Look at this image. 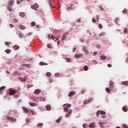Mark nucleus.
Listing matches in <instances>:
<instances>
[{"label": "nucleus", "instance_id": "nucleus-2", "mask_svg": "<svg viewBox=\"0 0 128 128\" xmlns=\"http://www.w3.org/2000/svg\"><path fill=\"white\" fill-rule=\"evenodd\" d=\"M38 4L36 3L34 4V5L31 6V8L34 10H38Z\"/></svg>", "mask_w": 128, "mask_h": 128}, {"label": "nucleus", "instance_id": "nucleus-36", "mask_svg": "<svg viewBox=\"0 0 128 128\" xmlns=\"http://www.w3.org/2000/svg\"><path fill=\"white\" fill-rule=\"evenodd\" d=\"M106 90L108 94H110V88H106Z\"/></svg>", "mask_w": 128, "mask_h": 128}, {"label": "nucleus", "instance_id": "nucleus-54", "mask_svg": "<svg viewBox=\"0 0 128 128\" xmlns=\"http://www.w3.org/2000/svg\"><path fill=\"white\" fill-rule=\"evenodd\" d=\"M9 26L10 28H14V24H10Z\"/></svg>", "mask_w": 128, "mask_h": 128}, {"label": "nucleus", "instance_id": "nucleus-22", "mask_svg": "<svg viewBox=\"0 0 128 128\" xmlns=\"http://www.w3.org/2000/svg\"><path fill=\"white\" fill-rule=\"evenodd\" d=\"M23 110H24V112L28 113L30 112V110L28 108H23Z\"/></svg>", "mask_w": 128, "mask_h": 128}, {"label": "nucleus", "instance_id": "nucleus-5", "mask_svg": "<svg viewBox=\"0 0 128 128\" xmlns=\"http://www.w3.org/2000/svg\"><path fill=\"white\" fill-rule=\"evenodd\" d=\"M66 35L68 36V32H66L63 34L62 38L61 40H64L66 38Z\"/></svg>", "mask_w": 128, "mask_h": 128}, {"label": "nucleus", "instance_id": "nucleus-39", "mask_svg": "<svg viewBox=\"0 0 128 128\" xmlns=\"http://www.w3.org/2000/svg\"><path fill=\"white\" fill-rule=\"evenodd\" d=\"M100 114L104 116V114H106V112H104V111H100Z\"/></svg>", "mask_w": 128, "mask_h": 128}, {"label": "nucleus", "instance_id": "nucleus-8", "mask_svg": "<svg viewBox=\"0 0 128 128\" xmlns=\"http://www.w3.org/2000/svg\"><path fill=\"white\" fill-rule=\"evenodd\" d=\"M82 56V54H76L74 55V57L76 58H80Z\"/></svg>", "mask_w": 128, "mask_h": 128}, {"label": "nucleus", "instance_id": "nucleus-20", "mask_svg": "<svg viewBox=\"0 0 128 128\" xmlns=\"http://www.w3.org/2000/svg\"><path fill=\"white\" fill-rule=\"evenodd\" d=\"M121 84L122 85H123V86H128V81H124V82H122V83H121Z\"/></svg>", "mask_w": 128, "mask_h": 128}, {"label": "nucleus", "instance_id": "nucleus-14", "mask_svg": "<svg viewBox=\"0 0 128 128\" xmlns=\"http://www.w3.org/2000/svg\"><path fill=\"white\" fill-rule=\"evenodd\" d=\"M96 127V123L92 122L89 125V128H94Z\"/></svg>", "mask_w": 128, "mask_h": 128}, {"label": "nucleus", "instance_id": "nucleus-59", "mask_svg": "<svg viewBox=\"0 0 128 128\" xmlns=\"http://www.w3.org/2000/svg\"><path fill=\"white\" fill-rule=\"evenodd\" d=\"M26 124H28V122H30V120H28V119H26Z\"/></svg>", "mask_w": 128, "mask_h": 128}, {"label": "nucleus", "instance_id": "nucleus-6", "mask_svg": "<svg viewBox=\"0 0 128 128\" xmlns=\"http://www.w3.org/2000/svg\"><path fill=\"white\" fill-rule=\"evenodd\" d=\"M40 92H42V90L40 89H36L34 92L35 94H40Z\"/></svg>", "mask_w": 128, "mask_h": 128}, {"label": "nucleus", "instance_id": "nucleus-60", "mask_svg": "<svg viewBox=\"0 0 128 128\" xmlns=\"http://www.w3.org/2000/svg\"><path fill=\"white\" fill-rule=\"evenodd\" d=\"M100 114V111H98L96 112V116H98Z\"/></svg>", "mask_w": 128, "mask_h": 128}, {"label": "nucleus", "instance_id": "nucleus-7", "mask_svg": "<svg viewBox=\"0 0 128 128\" xmlns=\"http://www.w3.org/2000/svg\"><path fill=\"white\" fill-rule=\"evenodd\" d=\"M72 110H70L68 111V114H66V118H70V114H72Z\"/></svg>", "mask_w": 128, "mask_h": 128}, {"label": "nucleus", "instance_id": "nucleus-37", "mask_svg": "<svg viewBox=\"0 0 128 128\" xmlns=\"http://www.w3.org/2000/svg\"><path fill=\"white\" fill-rule=\"evenodd\" d=\"M64 112H68V107H66L64 108Z\"/></svg>", "mask_w": 128, "mask_h": 128}, {"label": "nucleus", "instance_id": "nucleus-62", "mask_svg": "<svg viewBox=\"0 0 128 128\" xmlns=\"http://www.w3.org/2000/svg\"><path fill=\"white\" fill-rule=\"evenodd\" d=\"M16 4H20V1H17L16 2Z\"/></svg>", "mask_w": 128, "mask_h": 128}, {"label": "nucleus", "instance_id": "nucleus-34", "mask_svg": "<svg viewBox=\"0 0 128 128\" xmlns=\"http://www.w3.org/2000/svg\"><path fill=\"white\" fill-rule=\"evenodd\" d=\"M46 76H48V78L50 76H52V73L50 72H48L46 74Z\"/></svg>", "mask_w": 128, "mask_h": 128}, {"label": "nucleus", "instance_id": "nucleus-42", "mask_svg": "<svg viewBox=\"0 0 128 128\" xmlns=\"http://www.w3.org/2000/svg\"><path fill=\"white\" fill-rule=\"evenodd\" d=\"M122 128H128V125H126V124H124L122 125Z\"/></svg>", "mask_w": 128, "mask_h": 128}, {"label": "nucleus", "instance_id": "nucleus-43", "mask_svg": "<svg viewBox=\"0 0 128 128\" xmlns=\"http://www.w3.org/2000/svg\"><path fill=\"white\" fill-rule=\"evenodd\" d=\"M110 88H112V86H114V82H110Z\"/></svg>", "mask_w": 128, "mask_h": 128}, {"label": "nucleus", "instance_id": "nucleus-3", "mask_svg": "<svg viewBox=\"0 0 128 128\" xmlns=\"http://www.w3.org/2000/svg\"><path fill=\"white\" fill-rule=\"evenodd\" d=\"M98 124L100 126V128H105L106 126V122H98Z\"/></svg>", "mask_w": 128, "mask_h": 128}, {"label": "nucleus", "instance_id": "nucleus-27", "mask_svg": "<svg viewBox=\"0 0 128 128\" xmlns=\"http://www.w3.org/2000/svg\"><path fill=\"white\" fill-rule=\"evenodd\" d=\"M12 48L14 50H19L20 49V46H16V45L13 46Z\"/></svg>", "mask_w": 128, "mask_h": 128}, {"label": "nucleus", "instance_id": "nucleus-44", "mask_svg": "<svg viewBox=\"0 0 128 128\" xmlns=\"http://www.w3.org/2000/svg\"><path fill=\"white\" fill-rule=\"evenodd\" d=\"M5 44L7 46H10V42H5Z\"/></svg>", "mask_w": 128, "mask_h": 128}, {"label": "nucleus", "instance_id": "nucleus-29", "mask_svg": "<svg viewBox=\"0 0 128 128\" xmlns=\"http://www.w3.org/2000/svg\"><path fill=\"white\" fill-rule=\"evenodd\" d=\"M10 94L12 96H13V94H16V90H12L10 92Z\"/></svg>", "mask_w": 128, "mask_h": 128}, {"label": "nucleus", "instance_id": "nucleus-24", "mask_svg": "<svg viewBox=\"0 0 128 128\" xmlns=\"http://www.w3.org/2000/svg\"><path fill=\"white\" fill-rule=\"evenodd\" d=\"M83 50H84V52H85L86 54H88V50L86 48H84Z\"/></svg>", "mask_w": 128, "mask_h": 128}, {"label": "nucleus", "instance_id": "nucleus-23", "mask_svg": "<svg viewBox=\"0 0 128 128\" xmlns=\"http://www.w3.org/2000/svg\"><path fill=\"white\" fill-rule=\"evenodd\" d=\"M29 104L31 106H36V103H34L32 102H29Z\"/></svg>", "mask_w": 128, "mask_h": 128}, {"label": "nucleus", "instance_id": "nucleus-10", "mask_svg": "<svg viewBox=\"0 0 128 128\" xmlns=\"http://www.w3.org/2000/svg\"><path fill=\"white\" fill-rule=\"evenodd\" d=\"M4 90H6V86H2V87L0 88V94H2L4 92Z\"/></svg>", "mask_w": 128, "mask_h": 128}, {"label": "nucleus", "instance_id": "nucleus-16", "mask_svg": "<svg viewBox=\"0 0 128 128\" xmlns=\"http://www.w3.org/2000/svg\"><path fill=\"white\" fill-rule=\"evenodd\" d=\"M74 94H76V92H71L69 94H68V96L70 98H72V96H74Z\"/></svg>", "mask_w": 128, "mask_h": 128}, {"label": "nucleus", "instance_id": "nucleus-56", "mask_svg": "<svg viewBox=\"0 0 128 128\" xmlns=\"http://www.w3.org/2000/svg\"><path fill=\"white\" fill-rule=\"evenodd\" d=\"M96 54H98V52H94V54H93V56H96Z\"/></svg>", "mask_w": 128, "mask_h": 128}, {"label": "nucleus", "instance_id": "nucleus-15", "mask_svg": "<svg viewBox=\"0 0 128 128\" xmlns=\"http://www.w3.org/2000/svg\"><path fill=\"white\" fill-rule=\"evenodd\" d=\"M46 110L50 111L52 110V106L48 104L46 106Z\"/></svg>", "mask_w": 128, "mask_h": 128}, {"label": "nucleus", "instance_id": "nucleus-61", "mask_svg": "<svg viewBox=\"0 0 128 128\" xmlns=\"http://www.w3.org/2000/svg\"><path fill=\"white\" fill-rule=\"evenodd\" d=\"M108 68H112V64H108Z\"/></svg>", "mask_w": 128, "mask_h": 128}, {"label": "nucleus", "instance_id": "nucleus-63", "mask_svg": "<svg viewBox=\"0 0 128 128\" xmlns=\"http://www.w3.org/2000/svg\"><path fill=\"white\" fill-rule=\"evenodd\" d=\"M81 22L80 18H79V19L78 20V22Z\"/></svg>", "mask_w": 128, "mask_h": 128}, {"label": "nucleus", "instance_id": "nucleus-55", "mask_svg": "<svg viewBox=\"0 0 128 128\" xmlns=\"http://www.w3.org/2000/svg\"><path fill=\"white\" fill-rule=\"evenodd\" d=\"M70 106H72V104H68L67 105V108H70Z\"/></svg>", "mask_w": 128, "mask_h": 128}, {"label": "nucleus", "instance_id": "nucleus-47", "mask_svg": "<svg viewBox=\"0 0 128 128\" xmlns=\"http://www.w3.org/2000/svg\"><path fill=\"white\" fill-rule=\"evenodd\" d=\"M124 32L126 34H128V28H125L124 30Z\"/></svg>", "mask_w": 128, "mask_h": 128}, {"label": "nucleus", "instance_id": "nucleus-64", "mask_svg": "<svg viewBox=\"0 0 128 128\" xmlns=\"http://www.w3.org/2000/svg\"><path fill=\"white\" fill-rule=\"evenodd\" d=\"M126 64H128V58L126 59Z\"/></svg>", "mask_w": 128, "mask_h": 128}, {"label": "nucleus", "instance_id": "nucleus-12", "mask_svg": "<svg viewBox=\"0 0 128 128\" xmlns=\"http://www.w3.org/2000/svg\"><path fill=\"white\" fill-rule=\"evenodd\" d=\"M38 100L40 102H46V98H44L38 97Z\"/></svg>", "mask_w": 128, "mask_h": 128}, {"label": "nucleus", "instance_id": "nucleus-57", "mask_svg": "<svg viewBox=\"0 0 128 128\" xmlns=\"http://www.w3.org/2000/svg\"><path fill=\"white\" fill-rule=\"evenodd\" d=\"M55 76H60V74H58V73L56 74H55Z\"/></svg>", "mask_w": 128, "mask_h": 128}, {"label": "nucleus", "instance_id": "nucleus-58", "mask_svg": "<svg viewBox=\"0 0 128 128\" xmlns=\"http://www.w3.org/2000/svg\"><path fill=\"white\" fill-rule=\"evenodd\" d=\"M100 10H104V8L102 6H100Z\"/></svg>", "mask_w": 128, "mask_h": 128}, {"label": "nucleus", "instance_id": "nucleus-18", "mask_svg": "<svg viewBox=\"0 0 128 128\" xmlns=\"http://www.w3.org/2000/svg\"><path fill=\"white\" fill-rule=\"evenodd\" d=\"M18 28L20 30H26V26H24L22 24L19 25Z\"/></svg>", "mask_w": 128, "mask_h": 128}, {"label": "nucleus", "instance_id": "nucleus-41", "mask_svg": "<svg viewBox=\"0 0 128 128\" xmlns=\"http://www.w3.org/2000/svg\"><path fill=\"white\" fill-rule=\"evenodd\" d=\"M31 26H36V22H32Z\"/></svg>", "mask_w": 128, "mask_h": 128}, {"label": "nucleus", "instance_id": "nucleus-40", "mask_svg": "<svg viewBox=\"0 0 128 128\" xmlns=\"http://www.w3.org/2000/svg\"><path fill=\"white\" fill-rule=\"evenodd\" d=\"M123 14H126L128 12V10L124 8V10L122 12Z\"/></svg>", "mask_w": 128, "mask_h": 128}, {"label": "nucleus", "instance_id": "nucleus-49", "mask_svg": "<svg viewBox=\"0 0 128 128\" xmlns=\"http://www.w3.org/2000/svg\"><path fill=\"white\" fill-rule=\"evenodd\" d=\"M66 60L67 62H70V59L67 58L66 59Z\"/></svg>", "mask_w": 128, "mask_h": 128}, {"label": "nucleus", "instance_id": "nucleus-51", "mask_svg": "<svg viewBox=\"0 0 128 128\" xmlns=\"http://www.w3.org/2000/svg\"><path fill=\"white\" fill-rule=\"evenodd\" d=\"M47 48H52V46H50V44H48Z\"/></svg>", "mask_w": 128, "mask_h": 128}, {"label": "nucleus", "instance_id": "nucleus-30", "mask_svg": "<svg viewBox=\"0 0 128 128\" xmlns=\"http://www.w3.org/2000/svg\"><path fill=\"white\" fill-rule=\"evenodd\" d=\"M44 126V124L41 123V124H38L36 125V126L37 128H42V126Z\"/></svg>", "mask_w": 128, "mask_h": 128}, {"label": "nucleus", "instance_id": "nucleus-35", "mask_svg": "<svg viewBox=\"0 0 128 128\" xmlns=\"http://www.w3.org/2000/svg\"><path fill=\"white\" fill-rule=\"evenodd\" d=\"M23 66H26V68H30V64H24Z\"/></svg>", "mask_w": 128, "mask_h": 128}, {"label": "nucleus", "instance_id": "nucleus-9", "mask_svg": "<svg viewBox=\"0 0 128 128\" xmlns=\"http://www.w3.org/2000/svg\"><path fill=\"white\" fill-rule=\"evenodd\" d=\"M114 22L116 24L120 25V18H115Z\"/></svg>", "mask_w": 128, "mask_h": 128}, {"label": "nucleus", "instance_id": "nucleus-11", "mask_svg": "<svg viewBox=\"0 0 128 128\" xmlns=\"http://www.w3.org/2000/svg\"><path fill=\"white\" fill-rule=\"evenodd\" d=\"M18 80H20V82H26V80H28V78H22L21 77H19Z\"/></svg>", "mask_w": 128, "mask_h": 128}, {"label": "nucleus", "instance_id": "nucleus-38", "mask_svg": "<svg viewBox=\"0 0 128 128\" xmlns=\"http://www.w3.org/2000/svg\"><path fill=\"white\" fill-rule=\"evenodd\" d=\"M18 36H19V38H22V36H24V35L22 34V33L20 32L18 34Z\"/></svg>", "mask_w": 128, "mask_h": 128}, {"label": "nucleus", "instance_id": "nucleus-52", "mask_svg": "<svg viewBox=\"0 0 128 128\" xmlns=\"http://www.w3.org/2000/svg\"><path fill=\"white\" fill-rule=\"evenodd\" d=\"M51 38H52V40H54V38H56V36H54V35H52L51 36Z\"/></svg>", "mask_w": 128, "mask_h": 128}, {"label": "nucleus", "instance_id": "nucleus-46", "mask_svg": "<svg viewBox=\"0 0 128 128\" xmlns=\"http://www.w3.org/2000/svg\"><path fill=\"white\" fill-rule=\"evenodd\" d=\"M84 92H86V90H82L81 91V94H84Z\"/></svg>", "mask_w": 128, "mask_h": 128}, {"label": "nucleus", "instance_id": "nucleus-33", "mask_svg": "<svg viewBox=\"0 0 128 128\" xmlns=\"http://www.w3.org/2000/svg\"><path fill=\"white\" fill-rule=\"evenodd\" d=\"M84 70L85 72H86V70H88V67L87 66H84Z\"/></svg>", "mask_w": 128, "mask_h": 128}, {"label": "nucleus", "instance_id": "nucleus-17", "mask_svg": "<svg viewBox=\"0 0 128 128\" xmlns=\"http://www.w3.org/2000/svg\"><path fill=\"white\" fill-rule=\"evenodd\" d=\"M100 60H106V56L104 55H102L100 56Z\"/></svg>", "mask_w": 128, "mask_h": 128}, {"label": "nucleus", "instance_id": "nucleus-21", "mask_svg": "<svg viewBox=\"0 0 128 128\" xmlns=\"http://www.w3.org/2000/svg\"><path fill=\"white\" fill-rule=\"evenodd\" d=\"M62 120V117H59V118L56 120V122H57V124H60Z\"/></svg>", "mask_w": 128, "mask_h": 128}, {"label": "nucleus", "instance_id": "nucleus-26", "mask_svg": "<svg viewBox=\"0 0 128 128\" xmlns=\"http://www.w3.org/2000/svg\"><path fill=\"white\" fill-rule=\"evenodd\" d=\"M20 16H21V18H24V12H21L19 14Z\"/></svg>", "mask_w": 128, "mask_h": 128}, {"label": "nucleus", "instance_id": "nucleus-53", "mask_svg": "<svg viewBox=\"0 0 128 128\" xmlns=\"http://www.w3.org/2000/svg\"><path fill=\"white\" fill-rule=\"evenodd\" d=\"M93 62L94 64H98V62H96V60H94Z\"/></svg>", "mask_w": 128, "mask_h": 128}, {"label": "nucleus", "instance_id": "nucleus-13", "mask_svg": "<svg viewBox=\"0 0 128 128\" xmlns=\"http://www.w3.org/2000/svg\"><path fill=\"white\" fill-rule=\"evenodd\" d=\"M68 8L71 10H74V8H76V6H74V5L71 4L68 7Z\"/></svg>", "mask_w": 128, "mask_h": 128}, {"label": "nucleus", "instance_id": "nucleus-45", "mask_svg": "<svg viewBox=\"0 0 128 128\" xmlns=\"http://www.w3.org/2000/svg\"><path fill=\"white\" fill-rule=\"evenodd\" d=\"M98 28H100V29L102 28V24H100L98 25Z\"/></svg>", "mask_w": 128, "mask_h": 128}, {"label": "nucleus", "instance_id": "nucleus-19", "mask_svg": "<svg viewBox=\"0 0 128 128\" xmlns=\"http://www.w3.org/2000/svg\"><path fill=\"white\" fill-rule=\"evenodd\" d=\"M14 2V0H9L8 4L9 6H12Z\"/></svg>", "mask_w": 128, "mask_h": 128}, {"label": "nucleus", "instance_id": "nucleus-4", "mask_svg": "<svg viewBox=\"0 0 128 128\" xmlns=\"http://www.w3.org/2000/svg\"><path fill=\"white\" fill-rule=\"evenodd\" d=\"M92 100V98H90L88 100H85L84 102V104H88L89 102H90Z\"/></svg>", "mask_w": 128, "mask_h": 128}, {"label": "nucleus", "instance_id": "nucleus-25", "mask_svg": "<svg viewBox=\"0 0 128 128\" xmlns=\"http://www.w3.org/2000/svg\"><path fill=\"white\" fill-rule=\"evenodd\" d=\"M40 66H48V63H45L43 62H40Z\"/></svg>", "mask_w": 128, "mask_h": 128}, {"label": "nucleus", "instance_id": "nucleus-1", "mask_svg": "<svg viewBox=\"0 0 128 128\" xmlns=\"http://www.w3.org/2000/svg\"><path fill=\"white\" fill-rule=\"evenodd\" d=\"M6 119L8 120H10V122H12L13 123L15 122H16V119L15 118H13L12 117H10V116H8L6 117Z\"/></svg>", "mask_w": 128, "mask_h": 128}, {"label": "nucleus", "instance_id": "nucleus-50", "mask_svg": "<svg viewBox=\"0 0 128 128\" xmlns=\"http://www.w3.org/2000/svg\"><path fill=\"white\" fill-rule=\"evenodd\" d=\"M87 124H83L82 127L84 128H86Z\"/></svg>", "mask_w": 128, "mask_h": 128}, {"label": "nucleus", "instance_id": "nucleus-32", "mask_svg": "<svg viewBox=\"0 0 128 128\" xmlns=\"http://www.w3.org/2000/svg\"><path fill=\"white\" fill-rule=\"evenodd\" d=\"M8 10H9V12H12V8L10 6H7Z\"/></svg>", "mask_w": 128, "mask_h": 128}, {"label": "nucleus", "instance_id": "nucleus-31", "mask_svg": "<svg viewBox=\"0 0 128 128\" xmlns=\"http://www.w3.org/2000/svg\"><path fill=\"white\" fill-rule=\"evenodd\" d=\"M122 110L125 112H128V108H126V106H123L122 108Z\"/></svg>", "mask_w": 128, "mask_h": 128}, {"label": "nucleus", "instance_id": "nucleus-48", "mask_svg": "<svg viewBox=\"0 0 128 128\" xmlns=\"http://www.w3.org/2000/svg\"><path fill=\"white\" fill-rule=\"evenodd\" d=\"M92 22H94V24H96V19H94V18H92Z\"/></svg>", "mask_w": 128, "mask_h": 128}, {"label": "nucleus", "instance_id": "nucleus-28", "mask_svg": "<svg viewBox=\"0 0 128 128\" xmlns=\"http://www.w3.org/2000/svg\"><path fill=\"white\" fill-rule=\"evenodd\" d=\"M12 52V50H10V49H7L6 50H5V52H6V54H10Z\"/></svg>", "mask_w": 128, "mask_h": 128}]
</instances>
